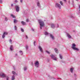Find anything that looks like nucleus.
Returning <instances> with one entry per match:
<instances>
[{
  "instance_id": "1",
  "label": "nucleus",
  "mask_w": 80,
  "mask_h": 80,
  "mask_svg": "<svg viewBox=\"0 0 80 80\" xmlns=\"http://www.w3.org/2000/svg\"><path fill=\"white\" fill-rule=\"evenodd\" d=\"M38 21L39 23L40 29L42 30V27H44V25H45L44 22L41 20H38Z\"/></svg>"
},
{
  "instance_id": "2",
  "label": "nucleus",
  "mask_w": 80,
  "mask_h": 80,
  "mask_svg": "<svg viewBox=\"0 0 80 80\" xmlns=\"http://www.w3.org/2000/svg\"><path fill=\"white\" fill-rule=\"evenodd\" d=\"M0 77H1L2 78H5V77H6V80H9V77L6 76V74L4 73H2V74H0Z\"/></svg>"
},
{
  "instance_id": "3",
  "label": "nucleus",
  "mask_w": 80,
  "mask_h": 80,
  "mask_svg": "<svg viewBox=\"0 0 80 80\" xmlns=\"http://www.w3.org/2000/svg\"><path fill=\"white\" fill-rule=\"evenodd\" d=\"M75 47H76V45L75 44V43H72L71 48L74 50H76V51H79V49H78V48H76Z\"/></svg>"
},
{
  "instance_id": "4",
  "label": "nucleus",
  "mask_w": 80,
  "mask_h": 80,
  "mask_svg": "<svg viewBox=\"0 0 80 80\" xmlns=\"http://www.w3.org/2000/svg\"><path fill=\"white\" fill-rule=\"evenodd\" d=\"M15 8L17 12H19V11L20 10V7H19V6H16L15 7Z\"/></svg>"
},
{
  "instance_id": "5",
  "label": "nucleus",
  "mask_w": 80,
  "mask_h": 80,
  "mask_svg": "<svg viewBox=\"0 0 80 80\" xmlns=\"http://www.w3.org/2000/svg\"><path fill=\"white\" fill-rule=\"evenodd\" d=\"M55 6L56 7H58L59 9H61V5L58 4V3H56Z\"/></svg>"
},
{
  "instance_id": "6",
  "label": "nucleus",
  "mask_w": 80,
  "mask_h": 80,
  "mask_svg": "<svg viewBox=\"0 0 80 80\" xmlns=\"http://www.w3.org/2000/svg\"><path fill=\"white\" fill-rule=\"evenodd\" d=\"M35 66L36 67H38V65H39V62H38V61H36L35 63Z\"/></svg>"
},
{
  "instance_id": "7",
  "label": "nucleus",
  "mask_w": 80,
  "mask_h": 80,
  "mask_svg": "<svg viewBox=\"0 0 80 80\" xmlns=\"http://www.w3.org/2000/svg\"><path fill=\"white\" fill-rule=\"evenodd\" d=\"M8 34V33H7V32H4V33H3L2 36V38H5V35H7Z\"/></svg>"
},
{
  "instance_id": "8",
  "label": "nucleus",
  "mask_w": 80,
  "mask_h": 80,
  "mask_svg": "<svg viewBox=\"0 0 80 80\" xmlns=\"http://www.w3.org/2000/svg\"><path fill=\"white\" fill-rule=\"evenodd\" d=\"M39 48L41 52H43V49H42V47H40V46H39Z\"/></svg>"
},
{
  "instance_id": "9",
  "label": "nucleus",
  "mask_w": 80,
  "mask_h": 80,
  "mask_svg": "<svg viewBox=\"0 0 80 80\" xmlns=\"http://www.w3.org/2000/svg\"><path fill=\"white\" fill-rule=\"evenodd\" d=\"M67 37H68L69 38H72V37L70 36V34H69L68 33H67Z\"/></svg>"
},
{
  "instance_id": "10",
  "label": "nucleus",
  "mask_w": 80,
  "mask_h": 80,
  "mask_svg": "<svg viewBox=\"0 0 80 80\" xmlns=\"http://www.w3.org/2000/svg\"><path fill=\"white\" fill-rule=\"evenodd\" d=\"M21 23L23 25H27V23L23 21H22L21 22Z\"/></svg>"
},
{
  "instance_id": "11",
  "label": "nucleus",
  "mask_w": 80,
  "mask_h": 80,
  "mask_svg": "<svg viewBox=\"0 0 80 80\" xmlns=\"http://www.w3.org/2000/svg\"><path fill=\"white\" fill-rule=\"evenodd\" d=\"M55 24H52L51 25V28H55Z\"/></svg>"
},
{
  "instance_id": "12",
  "label": "nucleus",
  "mask_w": 80,
  "mask_h": 80,
  "mask_svg": "<svg viewBox=\"0 0 80 80\" xmlns=\"http://www.w3.org/2000/svg\"><path fill=\"white\" fill-rule=\"evenodd\" d=\"M15 77L14 75H13L12 76L11 80H15Z\"/></svg>"
},
{
  "instance_id": "13",
  "label": "nucleus",
  "mask_w": 80,
  "mask_h": 80,
  "mask_svg": "<svg viewBox=\"0 0 80 80\" xmlns=\"http://www.w3.org/2000/svg\"><path fill=\"white\" fill-rule=\"evenodd\" d=\"M10 50H11V51H13V46H11L10 47Z\"/></svg>"
},
{
  "instance_id": "14",
  "label": "nucleus",
  "mask_w": 80,
  "mask_h": 80,
  "mask_svg": "<svg viewBox=\"0 0 80 80\" xmlns=\"http://www.w3.org/2000/svg\"><path fill=\"white\" fill-rule=\"evenodd\" d=\"M50 37H51V38H52V40H54V37H53V36L52 35L50 34Z\"/></svg>"
},
{
  "instance_id": "15",
  "label": "nucleus",
  "mask_w": 80,
  "mask_h": 80,
  "mask_svg": "<svg viewBox=\"0 0 80 80\" xmlns=\"http://www.w3.org/2000/svg\"><path fill=\"white\" fill-rule=\"evenodd\" d=\"M18 22V21L16 19H14V24L16 23H17Z\"/></svg>"
},
{
  "instance_id": "16",
  "label": "nucleus",
  "mask_w": 80,
  "mask_h": 80,
  "mask_svg": "<svg viewBox=\"0 0 80 80\" xmlns=\"http://www.w3.org/2000/svg\"><path fill=\"white\" fill-rule=\"evenodd\" d=\"M12 74H13V75H17V74L16 73V72L14 71H12Z\"/></svg>"
},
{
  "instance_id": "17",
  "label": "nucleus",
  "mask_w": 80,
  "mask_h": 80,
  "mask_svg": "<svg viewBox=\"0 0 80 80\" xmlns=\"http://www.w3.org/2000/svg\"><path fill=\"white\" fill-rule=\"evenodd\" d=\"M37 5L38 7H41L40 4V2H38Z\"/></svg>"
},
{
  "instance_id": "18",
  "label": "nucleus",
  "mask_w": 80,
  "mask_h": 80,
  "mask_svg": "<svg viewBox=\"0 0 80 80\" xmlns=\"http://www.w3.org/2000/svg\"><path fill=\"white\" fill-rule=\"evenodd\" d=\"M11 17H12V18H16V17H15V16L13 14L11 15Z\"/></svg>"
},
{
  "instance_id": "19",
  "label": "nucleus",
  "mask_w": 80,
  "mask_h": 80,
  "mask_svg": "<svg viewBox=\"0 0 80 80\" xmlns=\"http://www.w3.org/2000/svg\"><path fill=\"white\" fill-rule=\"evenodd\" d=\"M73 68H72L70 69V71L71 73H73Z\"/></svg>"
},
{
  "instance_id": "20",
  "label": "nucleus",
  "mask_w": 80,
  "mask_h": 80,
  "mask_svg": "<svg viewBox=\"0 0 80 80\" xmlns=\"http://www.w3.org/2000/svg\"><path fill=\"white\" fill-rule=\"evenodd\" d=\"M54 50L57 53H58V49H57V48H55Z\"/></svg>"
},
{
  "instance_id": "21",
  "label": "nucleus",
  "mask_w": 80,
  "mask_h": 80,
  "mask_svg": "<svg viewBox=\"0 0 80 80\" xmlns=\"http://www.w3.org/2000/svg\"><path fill=\"white\" fill-rule=\"evenodd\" d=\"M48 34H49V33L47 32H44V35H48Z\"/></svg>"
},
{
  "instance_id": "22",
  "label": "nucleus",
  "mask_w": 80,
  "mask_h": 80,
  "mask_svg": "<svg viewBox=\"0 0 80 80\" xmlns=\"http://www.w3.org/2000/svg\"><path fill=\"white\" fill-rule=\"evenodd\" d=\"M72 5L73 7H74V2L73 1V0H72Z\"/></svg>"
},
{
  "instance_id": "23",
  "label": "nucleus",
  "mask_w": 80,
  "mask_h": 80,
  "mask_svg": "<svg viewBox=\"0 0 80 80\" xmlns=\"http://www.w3.org/2000/svg\"><path fill=\"white\" fill-rule=\"evenodd\" d=\"M51 57L52 58H54V57H55V56L53 55H51Z\"/></svg>"
},
{
  "instance_id": "24",
  "label": "nucleus",
  "mask_w": 80,
  "mask_h": 80,
  "mask_svg": "<svg viewBox=\"0 0 80 80\" xmlns=\"http://www.w3.org/2000/svg\"><path fill=\"white\" fill-rule=\"evenodd\" d=\"M19 53H21V55H23V52L22 51H19Z\"/></svg>"
},
{
  "instance_id": "25",
  "label": "nucleus",
  "mask_w": 80,
  "mask_h": 80,
  "mask_svg": "<svg viewBox=\"0 0 80 80\" xmlns=\"http://www.w3.org/2000/svg\"><path fill=\"white\" fill-rule=\"evenodd\" d=\"M59 57L61 59H62V56L61 54H59Z\"/></svg>"
},
{
  "instance_id": "26",
  "label": "nucleus",
  "mask_w": 80,
  "mask_h": 80,
  "mask_svg": "<svg viewBox=\"0 0 80 80\" xmlns=\"http://www.w3.org/2000/svg\"><path fill=\"white\" fill-rule=\"evenodd\" d=\"M60 4L61 5L63 6V2H62V1H60Z\"/></svg>"
},
{
  "instance_id": "27",
  "label": "nucleus",
  "mask_w": 80,
  "mask_h": 80,
  "mask_svg": "<svg viewBox=\"0 0 80 80\" xmlns=\"http://www.w3.org/2000/svg\"><path fill=\"white\" fill-rule=\"evenodd\" d=\"M9 42L10 43H12V39H11L9 40Z\"/></svg>"
},
{
  "instance_id": "28",
  "label": "nucleus",
  "mask_w": 80,
  "mask_h": 80,
  "mask_svg": "<svg viewBox=\"0 0 80 80\" xmlns=\"http://www.w3.org/2000/svg\"><path fill=\"white\" fill-rule=\"evenodd\" d=\"M27 69V67H25L24 68V71H25Z\"/></svg>"
},
{
  "instance_id": "29",
  "label": "nucleus",
  "mask_w": 80,
  "mask_h": 80,
  "mask_svg": "<svg viewBox=\"0 0 80 80\" xmlns=\"http://www.w3.org/2000/svg\"><path fill=\"white\" fill-rule=\"evenodd\" d=\"M14 28H15V30H17V26H15Z\"/></svg>"
},
{
  "instance_id": "30",
  "label": "nucleus",
  "mask_w": 80,
  "mask_h": 80,
  "mask_svg": "<svg viewBox=\"0 0 80 80\" xmlns=\"http://www.w3.org/2000/svg\"><path fill=\"white\" fill-rule=\"evenodd\" d=\"M46 53H48V54H50V52L47 51H46Z\"/></svg>"
},
{
  "instance_id": "31",
  "label": "nucleus",
  "mask_w": 80,
  "mask_h": 80,
  "mask_svg": "<svg viewBox=\"0 0 80 80\" xmlns=\"http://www.w3.org/2000/svg\"><path fill=\"white\" fill-rule=\"evenodd\" d=\"M5 21H7V20H8V19L7 18V17H6L5 18Z\"/></svg>"
},
{
  "instance_id": "32",
  "label": "nucleus",
  "mask_w": 80,
  "mask_h": 80,
  "mask_svg": "<svg viewBox=\"0 0 80 80\" xmlns=\"http://www.w3.org/2000/svg\"><path fill=\"white\" fill-rule=\"evenodd\" d=\"M35 43H36V41H34V43H33V44H34V46H35Z\"/></svg>"
},
{
  "instance_id": "33",
  "label": "nucleus",
  "mask_w": 80,
  "mask_h": 80,
  "mask_svg": "<svg viewBox=\"0 0 80 80\" xmlns=\"http://www.w3.org/2000/svg\"><path fill=\"white\" fill-rule=\"evenodd\" d=\"M21 31L22 32H24V30L23 29L21 28Z\"/></svg>"
},
{
  "instance_id": "34",
  "label": "nucleus",
  "mask_w": 80,
  "mask_h": 80,
  "mask_svg": "<svg viewBox=\"0 0 80 80\" xmlns=\"http://www.w3.org/2000/svg\"><path fill=\"white\" fill-rule=\"evenodd\" d=\"M25 48H26V50H28V46H27V45H26Z\"/></svg>"
},
{
  "instance_id": "35",
  "label": "nucleus",
  "mask_w": 80,
  "mask_h": 80,
  "mask_svg": "<svg viewBox=\"0 0 80 80\" xmlns=\"http://www.w3.org/2000/svg\"><path fill=\"white\" fill-rule=\"evenodd\" d=\"M0 3H2V0H0Z\"/></svg>"
},
{
  "instance_id": "36",
  "label": "nucleus",
  "mask_w": 80,
  "mask_h": 80,
  "mask_svg": "<svg viewBox=\"0 0 80 80\" xmlns=\"http://www.w3.org/2000/svg\"><path fill=\"white\" fill-rule=\"evenodd\" d=\"M48 77H49V78H52L51 77V76L50 75H48Z\"/></svg>"
},
{
  "instance_id": "37",
  "label": "nucleus",
  "mask_w": 80,
  "mask_h": 80,
  "mask_svg": "<svg viewBox=\"0 0 80 80\" xmlns=\"http://www.w3.org/2000/svg\"><path fill=\"white\" fill-rule=\"evenodd\" d=\"M53 59L54 60H57V58H53Z\"/></svg>"
},
{
  "instance_id": "38",
  "label": "nucleus",
  "mask_w": 80,
  "mask_h": 80,
  "mask_svg": "<svg viewBox=\"0 0 80 80\" xmlns=\"http://www.w3.org/2000/svg\"><path fill=\"white\" fill-rule=\"evenodd\" d=\"M26 38L27 39L28 38V36H27V35H26Z\"/></svg>"
},
{
  "instance_id": "39",
  "label": "nucleus",
  "mask_w": 80,
  "mask_h": 80,
  "mask_svg": "<svg viewBox=\"0 0 80 80\" xmlns=\"http://www.w3.org/2000/svg\"><path fill=\"white\" fill-rule=\"evenodd\" d=\"M21 3H22L23 2V0H20Z\"/></svg>"
},
{
  "instance_id": "40",
  "label": "nucleus",
  "mask_w": 80,
  "mask_h": 80,
  "mask_svg": "<svg viewBox=\"0 0 80 80\" xmlns=\"http://www.w3.org/2000/svg\"><path fill=\"white\" fill-rule=\"evenodd\" d=\"M31 65H32V66H33V63L32 62Z\"/></svg>"
},
{
  "instance_id": "41",
  "label": "nucleus",
  "mask_w": 80,
  "mask_h": 80,
  "mask_svg": "<svg viewBox=\"0 0 80 80\" xmlns=\"http://www.w3.org/2000/svg\"><path fill=\"white\" fill-rule=\"evenodd\" d=\"M26 21H27V22H28L29 21L28 19H27V20H26Z\"/></svg>"
},
{
  "instance_id": "42",
  "label": "nucleus",
  "mask_w": 80,
  "mask_h": 80,
  "mask_svg": "<svg viewBox=\"0 0 80 80\" xmlns=\"http://www.w3.org/2000/svg\"><path fill=\"white\" fill-rule=\"evenodd\" d=\"M15 56L16 57H17V56H18V54H15Z\"/></svg>"
},
{
  "instance_id": "43",
  "label": "nucleus",
  "mask_w": 80,
  "mask_h": 80,
  "mask_svg": "<svg viewBox=\"0 0 80 80\" xmlns=\"http://www.w3.org/2000/svg\"><path fill=\"white\" fill-rule=\"evenodd\" d=\"M13 4H11V7H13Z\"/></svg>"
},
{
  "instance_id": "44",
  "label": "nucleus",
  "mask_w": 80,
  "mask_h": 80,
  "mask_svg": "<svg viewBox=\"0 0 80 80\" xmlns=\"http://www.w3.org/2000/svg\"><path fill=\"white\" fill-rule=\"evenodd\" d=\"M32 31H34V29H33V28H32Z\"/></svg>"
},
{
  "instance_id": "45",
  "label": "nucleus",
  "mask_w": 80,
  "mask_h": 80,
  "mask_svg": "<svg viewBox=\"0 0 80 80\" xmlns=\"http://www.w3.org/2000/svg\"><path fill=\"white\" fill-rule=\"evenodd\" d=\"M65 2H67V0H63Z\"/></svg>"
},
{
  "instance_id": "46",
  "label": "nucleus",
  "mask_w": 80,
  "mask_h": 80,
  "mask_svg": "<svg viewBox=\"0 0 80 80\" xmlns=\"http://www.w3.org/2000/svg\"><path fill=\"white\" fill-rule=\"evenodd\" d=\"M13 68L14 70H15V67L13 66Z\"/></svg>"
},
{
  "instance_id": "47",
  "label": "nucleus",
  "mask_w": 80,
  "mask_h": 80,
  "mask_svg": "<svg viewBox=\"0 0 80 80\" xmlns=\"http://www.w3.org/2000/svg\"><path fill=\"white\" fill-rule=\"evenodd\" d=\"M74 76H75V77H76V74H74Z\"/></svg>"
},
{
  "instance_id": "48",
  "label": "nucleus",
  "mask_w": 80,
  "mask_h": 80,
  "mask_svg": "<svg viewBox=\"0 0 80 80\" xmlns=\"http://www.w3.org/2000/svg\"><path fill=\"white\" fill-rule=\"evenodd\" d=\"M18 1H17V0H16L15 1V2H17Z\"/></svg>"
},
{
  "instance_id": "49",
  "label": "nucleus",
  "mask_w": 80,
  "mask_h": 80,
  "mask_svg": "<svg viewBox=\"0 0 80 80\" xmlns=\"http://www.w3.org/2000/svg\"><path fill=\"white\" fill-rule=\"evenodd\" d=\"M57 26H58L57 27H58V24H57Z\"/></svg>"
},
{
  "instance_id": "50",
  "label": "nucleus",
  "mask_w": 80,
  "mask_h": 80,
  "mask_svg": "<svg viewBox=\"0 0 80 80\" xmlns=\"http://www.w3.org/2000/svg\"><path fill=\"white\" fill-rule=\"evenodd\" d=\"M70 1H69V2L70 3Z\"/></svg>"
},
{
  "instance_id": "51",
  "label": "nucleus",
  "mask_w": 80,
  "mask_h": 80,
  "mask_svg": "<svg viewBox=\"0 0 80 80\" xmlns=\"http://www.w3.org/2000/svg\"><path fill=\"white\" fill-rule=\"evenodd\" d=\"M76 1H78V0H76Z\"/></svg>"
},
{
  "instance_id": "52",
  "label": "nucleus",
  "mask_w": 80,
  "mask_h": 80,
  "mask_svg": "<svg viewBox=\"0 0 80 80\" xmlns=\"http://www.w3.org/2000/svg\"><path fill=\"white\" fill-rule=\"evenodd\" d=\"M59 79H61V78H59Z\"/></svg>"
},
{
  "instance_id": "53",
  "label": "nucleus",
  "mask_w": 80,
  "mask_h": 80,
  "mask_svg": "<svg viewBox=\"0 0 80 80\" xmlns=\"http://www.w3.org/2000/svg\"><path fill=\"white\" fill-rule=\"evenodd\" d=\"M58 79H59V78H58Z\"/></svg>"
},
{
  "instance_id": "54",
  "label": "nucleus",
  "mask_w": 80,
  "mask_h": 80,
  "mask_svg": "<svg viewBox=\"0 0 80 80\" xmlns=\"http://www.w3.org/2000/svg\"><path fill=\"white\" fill-rule=\"evenodd\" d=\"M72 18H73V17H72Z\"/></svg>"
}]
</instances>
